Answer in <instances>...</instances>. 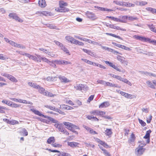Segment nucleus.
<instances>
[{"mask_svg": "<svg viewBox=\"0 0 156 156\" xmlns=\"http://www.w3.org/2000/svg\"><path fill=\"white\" fill-rule=\"evenodd\" d=\"M63 124L62 123H56L54 125V126L59 130V131L63 133L68 135L69 134V133L65 129V128L63 127Z\"/></svg>", "mask_w": 156, "mask_h": 156, "instance_id": "f257e3e1", "label": "nucleus"}, {"mask_svg": "<svg viewBox=\"0 0 156 156\" xmlns=\"http://www.w3.org/2000/svg\"><path fill=\"white\" fill-rule=\"evenodd\" d=\"M90 113L94 115L101 116L108 119H109L110 118L109 116L105 117L104 116V115L105 114V112L104 111H100L98 110H94L90 112Z\"/></svg>", "mask_w": 156, "mask_h": 156, "instance_id": "f03ea898", "label": "nucleus"}, {"mask_svg": "<svg viewBox=\"0 0 156 156\" xmlns=\"http://www.w3.org/2000/svg\"><path fill=\"white\" fill-rule=\"evenodd\" d=\"M9 16L10 18L14 19L16 21H18L19 22L22 23L23 22V20L18 17L16 13H10L9 14Z\"/></svg>", "mask_w": 156, "mask_h": 156, "instance_id": "7ed1b4c3", "label": "nucleus"}, {"mask_svg": "<svg viewBox=\"0 0 156 156\" xmlns=\"http://www.w3.org/2000/svg\"><path fill=\"white\" fill-rule=\"evenodd\" d=\"M74 88L76 90H87V87L83 84H76L74 86Z\"/></svg>", "mask_w": 156, "mask_h": 156, "instance_id": "20e7f679", "label": "nucleus"}, {"mask_svg": "<svg viewBox=\"0 0 156 156\" xmlns=\"http://www.w3.org/2000/svg\"><path fill=\"white\" fill-rule=\"evenodd\" d=\"M133 38L137 40H139L142 41L147 42L149 41L150 38H146L142 36H140L138 35H135L133 36Z\"/></svg>", "mask_w": 156, "mask_h": 156, "instance_id": "39448f33", "label": "nucleus"}, {"mask_svg": "<svg viewBox=\"0 0 156 156\" xmlns=\"http://www.w3.org/2000/svg\"><path fill=\"white\" fill-rule=\"evenodd\" d=\"M9 44L15 47L22 48L23 49H25L26 48L24 46L21 44H17L13 41H9Z\"/></svg>", "mask_w": 156, "mask_h": 156, "instance_id": "423d86ee", "label": "nucleus"}, {"mask_svg": "<svg viewBox=\"0 0 156 156\" xmlns=\"http://www.w3.org/2000/svg\"><path fill=\"white\" fill-rule=\"evenodd\" d=\"M50 12H48L45 11H38L36 12V14H38V15L40 16H49L51 14Z\"/></svg>", "mask_w": 156, "mask_h": 156, "instance_id": "0eeeda50", "label": "nucleus"}, {"mask_svg": "<svg viewBox=\"0 0 156 156\" xmlns=\"http://www.w3.org/2000/svg\"><path fill=\"white\" fill-rule=\"evenodd\" d=\"M55 10L58 12H65L69 11V9L64 6L59 7L55 9Z\"/></svg>", "mask_w": 156, "mask_h": 156, "instance_id": "6e6552de", "label": "nucleus"}, {"mask_svg": "<svg viewBox=\"0 0 156 156\" xmlns=\"http://www.w3.org/2000/svg\"><path fill=\"white\" fill-rule=\"evenodd\" d=\"M112 44L116 46H117L119 48H121L122 49H125V50L129 51H130L131 50V49L129 48L128 47H126L125 46L118 44L115 42H112Z\"/></svg>", "mask_w": 156, "mask_h": 156, "instance_id": "1a4fd4ad", "label": "nucleus"}, {"mask_svg": "<svg viewBox=\"0 0 156 156\" xmlns=\"http://www.w3.org/2000/svg\"><path fill=\"white\" fill-rule=\"evenodd\" d=\"M107 26L110 28H113L117 30H120L122 31H126V30L125 29L121 28L119 27L116 26L114 24H109L107 25Z\"/></svg>", "mask_w": 156, "mask_h": 156, "instance_id": "9d476101", "label": "nucleus"}, {"mask_svg": "<svg viewBox=\"0 0 156 156\" xmlns=\"http://www.w3.org/2000/svg\"><path fill=\"white\" fill-rule=\"evenodd\" d=\"M86 15L90 19H95L96 18L95 15L94 13L89 11H87L86 12Z\"/></svg>", "mask_w": 156, "mask_h": 156, "instance_id": "9b49d317", "label": "nucleus"}, {"mask_svg": "<svg viewBox=\"0 0 156 156\" xmlns=\"http://www.w3.org/2000/svg\"><path fill=\"white\" fill-rule=\"evenodd\" d=\"M45 118L48 119L49 120V121H48V122H47V123H48L50 122V121H51L52 123H59V122L56 120L55 119H53L52 118L46 115L45 117Z\"/></svg>", "mask_w": 156, "mask_h": 156, "instance_id": "f8f14e48", "label": "nucleus"}, {"mask_svg": "<svg viewBox=\"0 0 156 156\" xmlns=\"http://www.w3.org/2000/svg\"><path fill=\"white\" fill-rule=\"evenodd\" d=\"M30 110L32 111L33 113H34L35 114L39 116H42L45 118V117L46 116V115H44L41 114L39 111L38 110H36L34 109H31Z\"/></svg>", "mask_w": 156, "mask_h": 156, "instance_id": "ddd939ff", "label": "nucleus"}, {"mask_svg": "<svg viewBox=\"0 0 156 156\" xmlns=\"http://www.w3.org/2000/svg\"><path fill=\"white\" fill-rule=\"evenodd\" d=\"M128 18V16H120L119 18V22L125 23Z\"/></svg>", "mask_w": 156, "mask_h": 156, "instance_id": "4468645a", "label": "nucleus"}, {"mask_svg": "<svg viewBox=\"0 0 156 156\" xmlns=\"http://www.w3.org/2000/svg\"><path fill=\"white\" fill-rule=\"evenodd\" d=\"M38 91L41 94H43L44 95H47L48 91L46 90L44 88L40 86V88L38 89Z\"/></svg>", "mask_w": 156, "mask_h": 156, "instance_id": "2eb2a0df", "label": "nucleus"}, {"mask_svg": "<svg viewBox=\"0 0 156 156\" xmlns=\"http://www.w3.org/2000/svg\"><path fill=\"white\" fill-rule=\"evenodd\" d=\"M136 151H137L136 154L137 155H140L142 154H143V152L144 151V149L142 147H141L139 148H136Z\"/></svg>", "mask_w": 156, "mask_h": 156, "instance_id": "dca6fc26", "label": "nucleus"}, {"mask_svg": "<svg viewBox=\"0 0 156 156\" xmlns=\"http://www.w3.org/2000/svg\"><path fill=\"white\" fill-rule=\"evenodd\" d=\"M110 105V104L108 101H105L103 102L99 105V108H106Z\"/></svg>", "mask_w": 156, "mask_h": 156, "instance_id": "f3484780", "label": "nucleus"}, {"mask_svg": "<svg viewBox=\"0 0 156 156\" xmlns=\"http://www.w3.org/2000/svg\"><path fill=\"white\" fill-rule=\"evenodd\" d=\"M38 3L39 6L41 8H44L46 6V4L45 0H39Z\"/></svg>", "mask_w": 156, "mask_h": 156, "instance_id": "a211bd4d", "label": "nucleus"}, {"mask_svg": "<svg viewBox=\"0 0 156 156\" xmlns=\"http://www.w3.org/2000/svg\"><path fill=\"white\" fill-rule=\"evenodd\" d=\"M79 144V143L76 142H68V145L72 148H74L77 147Z\"/></svg>", "mask_w": 156, "mask_h": 156, "instance_id": "6ab92c4d", "label": "nucleus"}, {"mask_svg": "<svg viewBox=\"0 0 156 156\" xmlns=\"http://www.w3.org/2000/svg\"><path fill=\"white\" fill-rule=\"evenodd\" d=\"M63 124L65 125L66 128L69 130L71 128H73V124L69 122H63Z\"/></svg>", "mask_w": 156, "mask_h": 156, "instance_id": "aec40b11", "label": "nucleus"}, {"mask_svg": "<svg viewBox=\"0 0 156 156\" xmlns=\"http://www.w3.org/2000/svg\"><path fill=\"white\" fill-rule=\"evenodd\" d=\"M8 79L12 82L16 83L18 82L17 80L14 76L10 74Z\"/></svg>", "mask_w": 156, "mask_h": 156, "instance_id": "412c9836", "label": "nucleus"}, {"mask_svg": "<svg viewBox=\"0 0 156 156\" xmlns=\"http://www.w3.org/2000/svg\"><path fill=\"white\" fill-rule=\"evenodd\" d=\"M59 78L62 82H63L66 83L69 82V80H68L66 77L64 76H60L59 77Z\"/></svg>", "mask_w": 156, "mask_h": 156, "instance_id": "4be33fe9", "label": "nucleus"}, {"mask_svg": "<svg viewBox=\"0 0 156 156\" xmlns=\"http://www.w3.org/2000/svg\"><path fill=\"white\" fill-rule=\"evenodd\" d=\"M105 86H109L110 87H120L117 84L112 83L110 82H106Z\"/></svg>", "mask_w": 156, "mask_h": 156, "instance_id": "5701e85b", "label": "nucleus"}, {"mask_svg": "<svg viewBox=\"0 0 156 156\" xmlns=\"http://www.w3.org/2000/svg\"><path fill=\"white\" fill-rule=\"evenodd\" d=\"M105 134L108 136H110L112 133V129H106L105 131Z\"/></svg>", "mask_w": 156, "mask_h": 156, "instance_id": "b1692460", "label": "nucleus"}, {"mask_svg": "<svg viewBox=\"0 0 156 156\" xmlns=\"http://www.w3.org/2000/svg\"><path fill=\"white\" fill-rule=\"evenodd\" d=\"M97 8L101 11H107L108 12H111L113 11V10L112 9H108L103 7H98Z\"/></svg>", "mask_w": 156, "mask_h": 156, "instance_id": "393cba45", "label": "nucleus"}, {"mask_svg": "<svg viewBox=\"0 0 156 156\" xmlns=\"http://www.w3.org/2000/svg\"><path fill=\"white\" fill-rule=\"evenodd\" d=\"M61 49L62 50L64 51L65 52H66L67 54H68L69 55H70L69 54V51L66 48V47L63 44L62 46L60 47Z\"/></svg>", "mask_w": 156, "mask_h": 156, "instance_id": "a878e982", "label": "nucleus"}, {"mask_svg": "<svg viewBox=\"0 0 156 156\" xmlns=\"http://www.w3.org/2000/svg\"><path fill=\"white\" fill-rule=\"evenodd\" d=\"M140 53L149 56H153L154 54L153 53L151 52L147 51L144 50H143V51L141 52Z\"/></svg>", "mask_w": 156, "mask_h": 156, "instance_id": "bb28decb", "label": "nucleus"}, {"mask_svg": "<svg viewBox=\"0 0 156 156\" xmlns=\"http://www.w3.org/2000/svg\"><path fill=\"white\" fill-rule=\"evenodd\" d=\"M55 141L54 137L53 136L49 137L47 140V143L48 144H51L52 142L54 143Z\"/></svg>", "mask_w": 156, "mask_h": 156, "instance_id": "cd10ccee", "label": "nucleus"}, {"mask_svg": "<svg viewBox=\"0 0 156 156\" xmlns=\"http://www.w3.org/2000/svg\"><path fill=\"white\" fill-rule=\"evenodd\" d=\"M146 83L149 87L152 88H155L153 82L152 83L151 81L149 80L147 81Z\"/></svg>", "mask_w": 156, "mask_h": 156, "instance_id": "c85d7f7f", "label": "nucleus"}, {"mask_svg": "<svg viewBox=\"0 0 156 156\" xmlns=\"http://www.w3.org/2000/svg\"><path fill=\"white\" fill-rule=\"evenodd\" d=\"M135 139V135L132 133L131 135L130 138L129 140V143H131L133 142L134 141Z\"/></svg>", "mask_w": 156, "mask_h": 156, "instance_id": "c756f323", "label": "nucleus"}, {"mask_svg": "<svg viewBox=\"0 0 156 156\" xmlns=\"http://www.w3.org/2000/svg\"><path fill=\"white\" fill-rule=\"evenodd\" d=\"M121 81L125 83L128 84L129 86H132V84L131 82L129 81L128 80L126 79L122 78V79Z\"/></svg>", "mask_w": 156, "mask_h": 156, "instance_id": "7c9ffc66", "label": "nucleus"}, {"mask_svg": "<svg viewBox=\"0 0 156 156\" xmlns=\"http://www.w3.org/2000/svg\"><path fill=\"white\" fill-rule=\"evenodd\" d=\"M121 81L125 83L128 84L129 86H132V84L131 82L129 81L128 80L126 79L122 78V79Z\"/></svg>", "mask_w": 156, "mask_h": 156, "instance_id": "2f4dec72", "label": "nucleus"}, {"mask_svg": "<svg viewBox=\"0 0 156 156\" xmlns=\"http://www.w3.org/2000/svg\"><path fill=\"white\" fill-rule=\"evenodd\" d=\"M114 2L116 4L121 6H124L125 3V2L118 1H114Z\"/></svg>", "mask_w": 156, "mask_h": 156, "instance_id": "473e14b6", "label": "nucleus"}, {"mask_svg": "<svg viewBox=\"0 0 156 156\" xmlns=\"http://www.w3.org/2000/svg\"><path fill=\"white\" fill-rule=\"evenodd\" d=\"M2 102V103L5 104L9 106H10L11 104L12 103V101H10L6 100H3Z\"/></svg>", "mask_w": 156, "mask_h": 156, "instance_id": "72a5a7b5", "label": "nucleus"}, {"mask_svg": "<svg viewBox=\"0 0 156 156\" xmlns=\"http://www.w3.org/2000/svg\"><path fill=\"white\" fill-rule=\"evenodd\" d=\"M58 62H59V63L62 64H71L70 62L65 60H59L58 61Z\"/></svg>", "mask_w": 156, "mask_h": 156, "instance_id": "f704fd0d", "label": "nucleus"}, {"mask_svg": "<svg viewBox=\"0 0 156 156\" xmlns=\"http://www.w3.org/2000/svg\"><path fill=\"white\" fill-rule=\"evenodd\" d=\"M21 106V105H18L17 104L14 103L13 102H12V103L11 104V105L10 106L15 108H17L18 107H19Z\"/></svg>", "mask_w": 156, "mask_h": 156, "instance_id": "c9c22d12", "label": "nucleus"}, {"mask_svg": "<svg viewBox=\"0 0 156 156\" xmlns=\"http://www.w3.org/2000/svg\"><path fill=\"white\" fill-rule=\"evenodd\" d=\"M59 7L66 6L68 5L67 3L64 2L63 1H60L59 3Z\"/></svg>", "mask_w": 156, "mask_h": 156, "instance_id": "e433bc0d", "label": "nucleus"}, {"mask_svg": "<svg viewBox=\"0 0 156 156\" xmlns=\"http://www.w3.org/2000/svg\"><path fill=\"white\" fill-rule=\"evenodd\" d=\"M65 38L68 41L72 43V41H73V38L71 36H67L65 37Z\"/></svg>", "mask_w": 156, "mask_h": 156, "instance_id": "4c0bfd02", "label": "nucleus"}, {"mask_svg": "<svg viewBox=\"0 0 156 156\" xmlns=\"http://www.w3.org/2000/svg\"><path fill=\"white\" fill-rule=\"evenodd\" d=\"M106 17L108 18H110L112 20H113L114 21H115L119 22V18H115L113 16H107Z\"/></svg>", "mask_w": 156, "mask_h": 156, "instance_id": "58836bf2", "label": "nucleus"}, {"mask_svg": "<svg viewBox=\"0 0 156 156\" xmlns=\"http://www.w3.org/2000/svg\"><path fill=\"white\" fill-rule=\"evenodd\" d=\"M125 98H127L132 99L135 98V96L134 95H132L131 94H130L127 93L125 97Z\"/></svg>", "mask_w": 156, "mask_h": 156, "instance_id": "ea45409f", "label": "nucleus"}, {"mask_svg": "<svg viewBox=\"0 0 156 156\" xmlns=\"http://www.w3.org/2000/svg\"><path fill=\"white\" fill-rule=\"evenodd\" d=\"M81 60L83 61L84 62L90 64L91 65V64H92V62L90 61L89 60H87V59H85V58H82Z\"/></svg>", "mask_w": 156, "mask_h": 156, "instance_id": "a19ab883", "label": "nucleus"}, {"mask_svg": "<svg viewBox=\"0 0 156 156\" xmlns=\"http://www.w3.org/2000/svg\"><path fill=\"white\" fill-rule=\"evenodd\" d=\"M9 124L11 125L18 124H19V122L15 120H10Z\"/></svg>", "mask_w": 156, "mask_h": 156, "instance_id": "79ce46f5", "label": "nucleus"}, {"mask_svg": "<svg viewBox=\"0 0 156 156\" xmlns=\"http://www.w3.org/2000/svg\"><path fill=\"white\" fill-rule=\"evenodd\" d=\"M68 106L63 105L60 106V108L64 110H69V108H68Z\"/></svg>", "mask_w": 156, "mask_h": 156, "instance_id": "37998d69", "label": "nucleus"}, {"mask_svg": "<svg viewBox=\"0 0 156 156\" xmlns=\"http://www.w3.org/2000/svg\"><path fill=\"white\" fill-rule=\"evenodd\" d=\"M148 27L150 28L151 29V30L153 32H154L156 33V30L155 28V27H153L152 25H148Z\"/></svg>", "mask_w": 156, "mask_h": 156, "instance_id": "c03bdc74", "label": "nucleus"}, {"mask_svg": "<svg viewBox=\"0 0 156 156\" xmlns=\"http://www.w3.org/2000/svg\"><path fill=\"white\" fill-rule=\"evenodd\" d=\"M128 18L129 20L130 21H133L135 20H137L138 19L136 17L132 16L128 17Z\"/></svg>", "mask_w": 156, "mask_h": 156, "instance_id": "a18cd8bd", "label": "nucleus"}, {"mask_svg": "<svg viewBox=\"0 0 156 156\" xmlns=\"http://www.w3.org/2000/svg\"><path fill=\"white\" fill-rule=\"evenodd\" d=\"M6 108L5 107L0 106V113H5V112L4 110Z\"/></svg>", "mask_w": 156, "mask_h": 156, "instance_id": "49530a36", "label": "nucleus"}, {"mask_svg": "<svg viewBox=\"0 0 156 156\" xmlns=\"http://www.w3.org/2000/svg\"><path fill=\"white\" fill-rule=\"evenodd\" d=\"M138 120L139 122V123L141 124L142 126H144L146 125V123L145 122H144L143 121L140 119H138Z\"/></svg>", "mask_w": 156, "mask_h": 156, "instance_id": "de8ad7c7", "label": "nucleus"}, {"mask_svg": "<svg viewBox=\"0 0 156 156\" xmlns=\"http://www.w3.org/2000/svg\"><path fill=\"white\" fill-rule=\"evenodd\" d=\"M87 54L89 55H91L92 56H93V57H95V54L94 52H92L90 50L89 51Z\"/></svg>", "mask_w": 156, "mask_h": 156, "instance_id": "09e8293b", "label": "nucleus"}, {"mask_svg": "<svg viewBox=\"0 0 156 156\" xmlns=\"http://www.w3.org/2000/svg\"><path fill=\"white\" fill-rule=\"evenodd\" d=\"M97 82L98 83L103 84L105 86L106 82L104 81L100 80H98L97 81Z\"/></svg>", "mask_w": 156, "mask_h": 156, "instance_id": "8fccbe9b", "label": "nucleus"}, {"mask_svg": "<svg viewBox=\"0 0 156 156\" xmlns=\"http://www.w3.org/2000/svg\"><path fill=\"white\" fill-rule=\"evenodd\" d=\"M45 107H46L47 108H48L50 109L54 110L55 109V107L52 106H50V105H46L45 106Z\"/></svg>", "mask_w": 156, "mask_h": 156, "instance_id": "3c124183", "label": "nucleus"}, {"mask_svg": "<svg viewBox=\"0 0 156 156\" xmlns=\"http://www.w3.org/2000/svg\"><path fill=\"white\" fill-rule=\"evenodd\" d=\"M89 132L90 133L93 135L98 134V133L96 131H94L92 129H91V128L89 130Z\"/></svg>", "mask_w": 156, "mask_h": 156, "instance_id": "603ef678", "label": "nucleus"}, {"mask_svg": "<svg viewBox=\"0 0 156 156\" xmlns=\"http://www.w3.org/2000/svg\"><path fill=\"white\" fill-rule=\"evenodd\" d=\"M42 60L43 61L49 63L50 61H49L48 59L45 58L44 57H41V60Z\"/></svg>", "mask_w": 156, "mask_h": 156, "instance_id": "864d4df0", "label": "nucleus"}, {"mask_svg": "<svg viewBox=\"0 0 156 156\" xmlns=\"http://www.w3.org/2000/svg\"><path fill=\"white\" fill-rule=\"evenodd\" d=\"M112 68L119 72H123V71H121V70L119 68H118V67L117 66L114 65Z\"/></svg>", "mask_w": 156, "mask_h": 156, "instance_id": "5fc2aeb1", "label": "nucleus"}, {"mask_svg": "<svg viewBox=\"0 0 156 156\" xmlns=\"http://www.w3.org/2000/svg\"><path fill=\"white\" fill-rule=\"evenodd\" d=\"M54 42L55 43V44L59 46V47L60 48L61 46H62V45L63 44H62V43H60V42L58 41H54Z\"/></svg>", "mask_w": 156, "mask_h": 156, "instance_id": "6e6d98bb", "label": "nucleus"}, {"mask_svg": "<svg viewBox=\"0 0 156 156\" xmlns=\"http://www.w3.org/2000/svg\"><path fill=\"white\" fill-rule=\"evenodd\" d=\"M100 46L101 47L102 49H103L104 50H107L110 51L109 49H110L108 47L102 46L101 44V46ZM111 50H112V49H111Z\"/></svg>", "mask_w": 156, "mask_h": 156, "instance_id": "4d7b16f0", "label": "nucleus"}, {"mask_svg": "<svg viewBox=\"0 0 156 156\" xmlns=\"http://www.w3.org/2000/svg\"><path fill=\"white\" fill-rule=\"evenodd\" d=\"M103 153L106 156H111L109 153L106 150H104Z\"/></svg>", "mask_w": 156, "mask_h": 156, "instance_id": "13d9d810", "label": "nucleus"}, {"mask_svg": "<svg viewBox=\"0 0 156 156\" xmlns=\"http://www.w3.org/2000/svg\"><path fill=\"white\" fill-rule=\"evenodd\" d=\"M154 9L151 7H147L146 8V9L148 11L151 12L152 13L153 12Z\"/></svg>", "mask_w": 156, "mask_h": 156, "instance_id": "bf43d9fd", "label": "nucleus"}, {"mask_svg": "<svg viewBox=\"0 0 156 156\" xmlns=\"http://www.w3.org/2000/svg\"><path fill=\"white\" fill-rule=\"evenodd\" d=\"M105 63L106 64H108L109 66L112 67H113V66L115 65L113 64L112 63H111V62L108 61H105Z\"/></svg>", "mask_w": 156, "mask_h": 156, "instance_id": "052dcab7", "label": "nucleus"}, {"mask_svg": "<svg viewBox=\"0 0 156 156\" xmlns=\"http://www.w3.org/2000/svg\"><path fill=\"white\" fill-rule=\"evenodd\" d=\"M33 87L35 89L38 90L40 87V86L35 83Z\"/></svg>", "mask_w": 156, "mask_h": 156, "instance_id": "680f3d73", "label": "nucleus"}, {"mask_svg": "<svg viewBox=\"0 0 156 156\" xmlns=\"http://www.w3.org/2000/svg\"><path fill=\"white\" fill-rule=\"evenodd\" d=\"M8 58L6 57L3 56L2 54H0V59L5 60L6 59H8Z\"/></svg>", "mask_w": 156, "mask_h": 156, "instance_id": "e2e57ef3", "label": "nucleus"}, {"mask_svg": "<svg viewBox=\"0 0 156 156\" xmlns=\"http://www.w3.org/2000/svg\"><path fill=\"white\" fill-rule=\"evenodd\" d=\"M62 156H71L69 154L64 152H62Z\"/></svg>", "mask_w": 156, "mask_h": 156, "instance_id": "0e129e2a", "label": "nucleus"}, {"mask_svg": "<svg viewBox=\"0 0 156 156\" xmlns=\"http://www.w3.org/2000/svg\"><path fill=\"white\" fill-rule=\"evenodd\" d=\"M34 61L38 62H41V58L38 59L37 57L35 56L34 58Z\"/></svg>", "mask_w": 156, "mask_h": 156, "instance_id": "69168bd1", "label": "nucleus"}, {"mask_svg": "<svg viewBox=\"0 0 156 156\" xmlns=\"http://www.w3.org/2000/svg\"><path fill=\"white\" fill-rule=\"evenodd\" d=\"M123 57H122L119 55H118V56L117 57V59L121 62L123 60V59H122V58Z\"/></svg>", "mask_w": 156, "mask_h": 156, "instance_id": "338daca9", "label": "nucleus"}, {"mask_svg": "<svg viewBox=\"0 0 156 156\" xmlns=\"http://www.w3.org/2000/svg\"><path fill=\"white\" fill-rule=\"evenodd\" d=\"M147 3L146 2L141 1L140 2V6H144L147 5Z\"/></svg>", "mask_w": 156, "mask_h": 156, "instance_id": "774afa93", "label": "nucleus"}]
</instances>
